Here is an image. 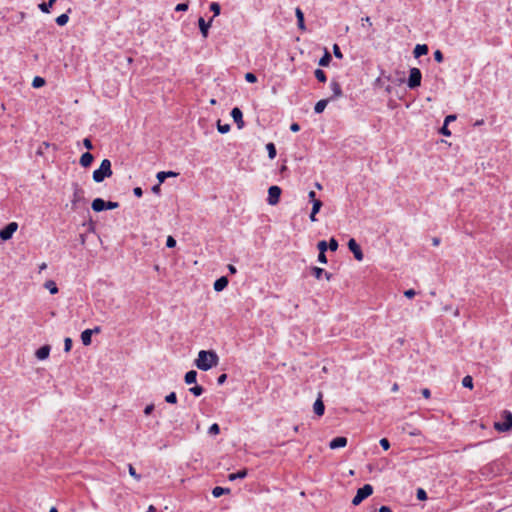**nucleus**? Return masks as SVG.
<instances>
[{"label": "nucleus", "mask_w": 512, "mask_h": 512, "mask_svg": "<svg viewBox=\"0 0 512 512\" xmlns=\"http://www.w3.org/2000/svg\"><path fill=\"white\" fill-rule=\"evenodd\" d=\"M218 362L219 357L215 351L201 350L199 351L198 357L195 360V366L202 371H208L212 367L217 366Z\"/></svg>", "instance_id": "nucleus-1"}, {"label": "nucleus", "mask_w": 512, "mask_h": 512, "mask_svg": "<svg viewBox=\"0 0 512 512\" xmlns=\"http://www.w3.org/2000/svg\"><path fill=\"white\" fill-rule=\"evenodd\" d=\"M288 168L284 164H279V162H275V167L273 165H269L266 168L265 176L268 179L278 181L287 177Z\"/></svg>", "instance_id": "nucleus-2"}, {"label": "nucleus", "mask_w": 512, "mask_h": 512, "mask_svg": "<svg viewBox=\"0 0 512 512\" xmlns=\"http://www.w3.org/2000/svg\"><path fill=\"white\" fill-rule=\"evenodd\" d=\"M111 175V162H101L100 167L93 172V180L97 183H100L106 177H110Z\"/></svg>", "instance_id": "nucleus-3"}, {"label": "nucleus", "mask_w": 512, "mask_h": 512, "mask_svg": "<svg viewBox=\"0 0 512 512\" xmlns=\"http://www.w3.org/2000/svg\"><path fill=\"white\" fill-rule=\"evenodd\" d=\"M504 422H495L494 428L499 432H506L512 428V413L508 410H504L502 413Z\"/></svg>", "instance_id": "nucleus-4"}, {"label": "nucleus", "mask_w": 512, "mask_h": 512, "mask_svg": "<svg viewBox=\"0 0 512 512\" xmlns=\"http://www.w3.org/2000/svg\"><path fill=\"white\" fill-rule=\"evenodd\" d=\"M372 493L373 487L370 484H365L363 487L357 490L356 495L352 499V504L355 506L359 505L364 499L369 497Z\"/></svg>", "instance_id": "nucleus-5"}, {"label": "nucleus", "mask_w": 512, "mask_h": 512, "mask_svg": "<svg viewBox=\"0 0 512 512\" xmlns=\"http://www.w3.org/2000/svg\"><path fill=\"white\" fill-rule=\"evenodd\" d=\"M422 73L418 68H411L409 71V77L407 85L410 89H415L421 85Z\"/></svg>", "instance_id": "nucleus-6"}, {"label": "nucleus", "mask_w": 512, "mask_h": 512, "mask_svg": "<svg viewBox=\"0 0 512 512\" xmlns=\"http://www.w3.org/2000/svg\"><path fill=\"white\" fill-rule=\"evenodd\" d=\"M281 192L282 190L279 186H270L268 189L267 203L272 206L278 204L280 201Z\"/></svg>", "instance_id": "nucleus-7"}, {"label": "nucleus", "mask_w": 512, "mask_h": 512, "mask_svg": "<svg viewBox=\"0 0 512 512\" xmlns=\"http://www.w3.org/2000/svg\"><path fill=\"white\" fill-rule=\"evenodd\" d=\"M18 224L16 222H10L5 228L0 230V238L3 241H7L12 238L13 234L17 231Z\"/></svg>", "instance_id": "nucleus-8"}, {"label": "nucleus", "mask_w": 512, "mask_h": 512, "mask_svg": "<svg viewBox=\"0 0 512 512\" xmlns=\"http://www.w3.org/2000/svg\"><path fill=\"white\" fill-rule=\"evenodd\" d=\"M348 248L349 250L354 254V257L358 260V261H361L363 260V252L360 248V246L358 245V243L356 242L355 239L351 238L348 242Z\"/></svg>", "instance_id": "nucleus-9"}, {"label": "nucleus", "mask_w": 512, "mask_h": 512, "mask_svg": "<svg viewBox=\"0 0 512 512\" xmlns=\"http://www.w3.org/2000/svg\"><path fill=\"white\" fill-rule=\"evenodd\" d=\"M100 327H95L94 329H86L81 333V341L83 345L88 346L91 344V337L93 333H99Z\"/></svg>", "instance_id": "nucleus-10"}, {"label": "nucleus", "mask_w": 512, "mask_h": 512, "mask_svg": "<svg viewBox=\"0 0 512 512\" xmlns=\"http://www.w3.org/2000/svg\"><path fill=\"white\" fill-rule=\"evenodd\" d=\"M212 21H213V18H211L208 22H206L203 17H200L198 19V26H199V29H200V32H201L203 38L208 37L209 29L212 25Z\"/></svg>", "instance_id": "nucleus-11"}, {"label": "nucleus", "mask_w": 512, "mask_h": 512, "mask_svg": "<svg viewBox=\"0 0 512 512\" xmlns=\"http://www.w3.org/2000/svg\"><path fill=\"white\" fill-rule=\"evenodd\" d=\"M231 116L239 129L244 127L243 113L240 108L234 107L231 111Z\"/></svg>", "instance_id": "nucleus-12"}, {"label": "nucleus", "mask_w": 512, "mask_h": 512, "mask_svg": "<svg viewBox=\"0 0 512 512\" xmlns=\"http://www.w3.org/2000/svg\"><path fill=\"white\" fill-rule=\"evenodd\" d=\"M347 445V438L346 437H336L332 439L329 443L330 449H337L342 448Z\"/></svg>", "instance_id": "nucleus-13"}, {"label": "nucleus", "mask_w": 512, "mask_h": 512, "mask_svg": "<svg viewBox=\"0 0 512 512\" xmlns=\"http://www.w3.org/2000/svg\"><path fill=\"white\" fill-rule=\"evenodd\" d=\"M313 409H314V413L316 415H318V416H322L324 414L325 406H324V403L322 401V394L321 393L319 394V397L315 401Z\"/></svg>", "instance_id": "nucleus-14"}, {"label": "nucleus", "mask_w": 512, "mask_h": 512, "mask_svg": "<svg viewBox=\"0 0 512 512\" xmlns=\"http://www.w3.org/2000/svg\"><path fill=\"white\" fill-rule=\"evenodd\" d=\"M84 201V191L75 185V190L73 193L72 205L76 206L77 203Z\"/></svg>", "instance_id": "nucleus-15"}, {"label": "nucleus", "mask_w": 512, "mask_h": 512, "mask_svg": "<svg viewBox=\"0 0 512 512\" xmlns=\"http://www.w3.org/2000/svg\"><path fill=\"white\" fill-rule=\"evenodd\" d=\"M330 87L333 91V95L331 96L330 99H336V98L342 96V88L338 81H336V80L331 81Z\"/></svg>", "instance_id": "nucleus-16"}, {"label": "nucleus", "mask_w": 512, "mask_h": 512, "mask_svg": "<svg viewBox=\"0 0 512 512\" xmlns=\"http://www.w3.org/2000/svg\"><path fill=\"white\" fill-rule=\"evenodd\" d=\"M227 285H228L227 277L222 276L214 282V290L217 292H220V291L224 290L227 287Z\"/></svg>", "instance_id": "nucleus-17"}, {"label": "nucleus", "mask_w": 512, "mask_h": 512, "mask_svg": "<svg viewBox=\"0 0 512 512\" xmlns=\"http://www.w3.org/2000/svg\"><path fill=\"white\" fill-rule=\"evenodd\" d=\"M49 353H50V346L44 345L36 351V357L39 360H45L46 358H48Z\"/></svg>", "instance_id": "nucleus-18"}, {"label": "nucleus", "mask_w": 512, "mask_h": 512, "mask_svg": "<svg viewBox=\"0 0 512 512\" xmlns=\"http://www.w3.org/2000/svg\"><path fill=\"white\" fill-rule=\"evenodd\" d=\"M414 56L415 58H419L428 53V46L426 44H417L414 48Z\"/></svg>", "instance_id": "nucleus-19"}, {"label": "nucleus", "mask_w": 512, "mask_h": 512, "mask_svg": "<svg viewBox=\"0 0 512 512\" xmlns=\"http://www.w3.org/2000/svg\"><path fill=\"white\" fill-rule=\"evenodd\" d=\"M106 201H104L102 198H96L92 202V209L95 212H101L105 210Z\"/></svg>", "instance_id": "nucleus-20"}, {"label": "nucleus", "mask_w": 512, "mask_h": 512, "mask_svg": "<svg viewBox=\"0 0 512 512\" xmlns=\"http://www.w3.org/2000/svg\"><path fill=\"white\" fill-rule=\"evenodd\" d=\"M178 176V173L174 171H161L157 173V179L160 183H163L166 178L168 177H176Z\"/></svg>", "instance_id": "nucleus-21"}, {"label": "nucleus", "mask_w": 512, "mask_h": 512, "mask_svg": "<svg viewBox=\"0 0 512 512\" xmlns=\"http://www.w3.org/2000/svg\"><path fill=\"white\" fill-rule=\"evenodd\" d=\"M197 372L195 370H190L185 374L184 380L186 384H193L196 382Z\"/></svg>", "instance_id": "nucleus-22"}, {"label": "nucleus", "mask_w": 512, "mask_h": 512, "mask_svg": "<svg viewBox=\"0 0 512 512\" xmlns=\"http://www.w3.org/2000/svg\"><path fill=\"white\" fill-rule=\"evenodd\" d=\"M330 99H322L320 101H318L316 104H315V107H314V111L315 113L317 114H320L324 111V109L326 108L328 102H329Z\"/></svg>", "instance_id": "nucleus-23"}, {"label": "nucleus", "mask_w": 512, "mask_h": 512, "mask_svg": "<svg viewBox=\"0 0 512 512\" xmlns=\"http://www.w3.org/2000/svg\"><path fill=\"white\" fill-rule=\"evenodd\" d=\"M296 18H297V25L299 29L305 30V24H304V13L300 8L296 9Z\"/></svg>", "instance_id": "nucleus-24"}, {"label": "nucleus", "mask_w": 512, "mask_h": 512, "mask_svg": "<svg viewBox=\"0 0 512 512\" xmlns=\"http://www.w3.org/2000/svg\"><path fill=\"white\" fill-rule=\"evenodd\" d=\"M332 60L331 54L326 50L324 55L319 60V65L326 67L330 64Z\"/></svg>", "instance_id": "nucleus-25"}, {"label": "nucleus", "mask_w": 512, "mask_h": 512, "mask_svg": "<svg viewBox=\"0 0 512 512\" xmlns=\"http://www.w3.org/2000/svg\"><path fill=\"white\" fill-rule=\"evenodd\" d=\"M247 475V470L246 469H243V470H240L238 471L237 473H232L228 476V479L230 481H234L236 479H243L245 478Z\"/></svg>", "instance_id": "nucleus-26"}, {"label": "nucleus", "mask_w": 512, "mask_h": 512, "mask_svg": "<svg viewBox=\"0 0 512 512\" xmlns=\"http://www.w3.org/2000/svg\"><path fill=\"white\" fill-rule=\"evenodd\" d=\"M229 492H230V489L217 486V487L213 488L212 495L214 497L218 498V497L222 496L223 494L229 493Z\"/></svg>", "instance_id": "nucleus-27"}, {"label": "nucleus", "mask_w": 512, "mask_h": 512, "mask_svg": "<svg viewBox=\"0 0 512 512\" xmlns=\"http://www.w3.org/2000/svg\"><path fill=\"white\" fill-rule=\"evenodd\" d=\"M44 287L49 290L51 294H56L58 292L57 285L54 281L48 280L45 282Z\"/></svg>", "instance_id": "nucleus-28"}, {"label": "nucleus", "mask_w": 512, "mask_h": 512, "mask_svg": "<svg viewBox=\"0 0 512 512\" xmlns=\"http://www.w3.org/2000/svg\"><path fill=\"white\" fill-rule=\"evenodd\" d=\"M56 23L59 25V26H64L67 24V22L69 21V16L67 13H64V14H61L60 16H58L56 18Z\"/></svg>", "instance_id": "nucleus-29"}, {"label": "nucleus", "mask_w": 512, "mask_h": 512, "mask_svg": "<svg viewBox=\"0 0 512 512\" xmlns=\"http://www.w3.org/2000/svg\"><path fill=\"white\" fill-rule=\"evenodd\" d=\"M314 74H315L316 79H317L319 82L324 83V82H326V81H327L326 74H325V72H324L323 70H321V69H316V70H315V72H314Z\"/></svg>", "instance_id": "nucleus-30"}, {"label": "nucleus", "mask_w": 512, "mask_h": 512, "mask_svg": "<svg viewBox=\"0 0 512 512\" xmlns=\"http://www.w3.org/2000/svg\"><path fill=\"white\" fill-rule=\"evenodd\" d=\"M210 10L213 12V17L212 18H214V17H216V16H218L220 14L221 6H220V4L218 2H212L210 4Z\"/></svg>", "instance_id": "nucleus-31"}, {"label": "nucleus", "mask_w": 512, "mask_h": 512, "mask_svg": "<svg viewBox=\"0 0 512 512\" xmlns=\"http://www.w3.org/2000/svg\"><path fill=\"white\" fill-rule=\"evenodd\" d=\"M266 149L268 151V157L270 159L275 158V156H276V147H275V145L273 143H268L266 145Z\"/></svg>", "instance_id": "nucleus-32"}, {"label": "nucleus", "mask_w": 512, "mask_h": 512, "mask_svg": "<svg viewBox=\"0 0 512 512\" xmlns=\"http://www.w3.org/2000/svg\"><path fill=\"white\" fill-rule=\"evenodd\" d=\"M189 391H190L194 396L198 397V396L202 395V393L204 392V389H203V387H202V386H200V385H195V386L191 387V388L189 389Z\"/></svg>", "instance_id": "nucleus-33"}, {"label": "nucleus", "mask_w": 512, "mask_h": 512, "mask_svg": "<svg viewBox=\"0 0 512 512\" xmlns=\"http://www.w3.org/2000/svg\"><path fill=\"white\" fill-rule=\"evenodd\" d=\"M217 129L221 134H225L229 132L230 125L229 124H222L220 120L217 122Z\"/></svg>", "instance_id": "nucleus-34"}, {"label": "nucleus", "mask_w": 512, "mask_h": 512, "mask_svg": "<svg viewBox=\"0 0 512 512\" xmlns=\"http://www.w3.org/2000/svg\"><path fill=\"white\" fill-rule=\"evenodd\" d=\"M462 385L466 388L472 389L473 388V379L471 376L467 375L462 380Z\"/></svg>", "instance_id": "nucleus-35"}, {"label": "nucleus", "mask_w": 512, "mask_h": 512, "mask_svg": "<svg viewBox=\"0 0 512 512\" xmlns=\"http://www.w3.org/2000/svg\"><path fill=\"white\" fill-rule=\"evenodd\" d=\"M53 5H50V2L48 1L47 3L46 2H42L38 5V8L43 12V13H50V9L52 8Z\"/></svg>", "instance_id": "nucleus-36"}, {"label": "nucleus", "mask_w": 512, "mask_h": 512, "mask_svg": "<svg viewBox=\"0 0 512 512\" xmlns=\"http://www.w3.org/2000/svg\"><path fill=\"white\" fill-rule=\"evenodd\" d=\"M220 433V427L217 423L212 424L208 429V434L210 435H218Z\"/></svg>", "instance_id": "nucleus-37"}, {"label": "nucleus", "mask_w": 512, "mask_h": 512, "mask_svg": "<svg viewBox=\"0 0 512 512\" xmlns=\"http://www.w3.org/2000/svg\"><path fill=\"white\" fill-rule=\"evenodd\" d=\"M45 84V80L42 77H35L33 79L32 85L34 88H40Z\"/></svg>", "instance_id": "nucleus-38"}, {"label": "nucleus", "mask_w": 512, "mask_h": 512, "mask_svg": "<svg viewBox=\"0 0 512 512\" xmlns=\"http://www.w3.org/2000/svg\"><path fill=\"white\" fill-rule=\"evenodd\" d=\"M324 269L322 268H319V267H312V274L314 275V277L316 279H320L322 276H323V273H324Z\"/></svg>", "instance_id": "nucleus-39"}, {"label": "nucleus", "mask_w": 512, "mask_h": 512, "mask_svg": "<svg viewBox=\"0 0 512 512\" xmlns=\"http://www.w3.org/2000/svg\"><path fill=\"white\" fill-rule=\"evenodd\" d=\"M188 8H189V2L187 1V2L177 4L175 7V11L184 12V11H187Z\"/></svg>", "instance_id": "nucleus-40"}, {"label": "nucleus", "mask_w": 512, "mask_h": 512, "mask_svg": "<svg viewBox=\"0 0 512 512\" xmlns=\"http://www.w3.org/2000/svg\"><path fill=\"white\" fill-rule=\"evenodd\" d=\"M165 401L170 404H175L177 402V396L175 392H171L165 397Z\"/></svg>", "instance_id": "nucleus-41"}, {"label": "nucleus", "mask_w": 512, "mask_h": 512, "mask_svg": "<svg viewBox=\"0 0 512 512\" xmlns=\"http://www.w3.org/2000/svg\"><path fill=\"white\" fill-rule=\"evenodd\" d=\"M317 248L319 250V253H325L328 249V244L326 241L322 240V241H319L318 244H317Z\"/></svg>", "instance_id": "nucleus-42"}, {"label": "nucleus", "mask_w": 512, "mask_h": 512, "mask_svg": "<svg viewBox=\"0 0 512 512\" xmlns=\"http://www.w3.org/2000/svg\"><path fill=\"white\" fill-rule=\"evenodd\" d=\"M312 204V212L314 213H318L323 205L321 200H314Z\"/></svg>", "instance_id": "nucleus-43"}, {"label": "nucleus", "mask_w": 512, "mask_h": 512, "mask_svg": "<svg viewBox=\"0 0 512 512\" xmlns=\"http://www.w3.org/2000/svg\"><path fill=\"white\" fill-rule=\"evenodd\" d=\"M72 348V340L69 337H66L64 340V351L66 353L70 352Z\"/></svg>", "instance_id": "nucleus-44"}, {"label": "nucleus", "mask_w": 512, "mask_h": 512, "mask_svg": "<svg viewBox=\"0 0 512 512\" xmlns=\"http://www.w3.org/2000/svg\"><path fill=\"white\" fill-rule=\"evenodd\" d=\"M245 80L249 83H255L257 81V77L254 73L248 72L245 74Z\"/></svg>", "instance_id": "nucleus-45"}, {"label": "nucleus", "mask_w": 512, "mask_h": 512, "mask_svg": "<svg viewBox=\"0 0 512 512\" xmlns=\"http://www.w3.org/2000/svg\"><path fill=\"white\" fill-rule=\"evenodd\" d=\"M328 248L331 250V251H336L337 248H338V242L336 239L334 238H331L330 241H329V244H328Z\"/></svg>", "instance_id": "nucleus-46"}, {"label": "nucleus", "mask_w": 512, "mask_h": 512, "mask_svg": "<svg viewBox=\"0 0 512 512\" xmlns=\"http://www.w3.org/2000/svg\"><path fill=\"white\" fill-rule=\"evenodd\" d=\"M333 53L335 55L336 58L338 59H342L343 58V54L339 48V46L337 44H334L333 46Z\"/></svg>", "instance_id": "nucleus-47"}, {"label": "nucleus", "mask_w": 512, "mask_h": 512, "mask_svg": "<svg viewBox=\"0 0 512 512\" xmlns=\"http://www.w3.org/2000/svg\"><path fill=\"white\" fill-rule=\"evenodd\" d=\"M166 246L168 248H174L176 246V240L172 236H168L166 240Z\"/></svg>", "instance_id": "nucleus-48"}, {"label": "nucleus", "mask_w": 512, "mask_h": 512, "mask_svg": "<svg viewBox=\"0 0 512 512\" xmlns=\"http://www.w3.org/2000/svg\"><path fill=\"white\" fill-rule=\"evenodd\" d=\"M434 59L435 61H437L438 63L442 62L444 57H443V54L440 50H436L434 52Z\"/></svg>", "instance_id": "nucleus-49"}, {"label": "nucleus", "mask_w": 512, "mask_h": 512, "mask_svg": "<svg viewBox=\"0 0 512 512\" xmlns=\"http://www.w3.org/2000/svg\"><path fill=\"white\" fill-rule=\"evenodd\" d=\"M118 206H119L118 202L107 201L106 205H105V209L112 210V209H116Z\"/></svg>", "instance_id": "nucleus-50"}, {"label": "nucleus", "mask_w": 512, "mask_h": 512, "mask_svg": "<svg viewBox=\"0 0 512 512\" xmlns=\"http://www.w3.org/2000/svg\"><path fill=\"white\" fill-rule=\"evenodd\" d=\"M417 498H418L419 500H425V499H427V494H426V492H425L423 489L419 488V489L417 490Z\"/></svg>", "instance_id": "nucleus-51"}, {"label": "nucleus", "mask_w": 512, "mask_h": 512, "mask_svg": "<svg viewBox=\"0 0 512 512\" xmlns=\"http://www.w3.org/2000/svg\"><path fill=\"white\" fill-rule=\"evenodd\" d=\"M79 160H94V156L89 151H87L80 156Z\"/></svg>", "instance_id": "nucleus-52"}, {"label": "nucleus", "mask_w": 512, "mask_h": 512, "mask_svg": "<svg viewBox=\"0 0 512 512\" xmlns=\"http://www.w3.org/2000/svg\"><path fill=\"white\" fill-rule=\"evenodd\" d=\"M380 445L384 450H388L390 448V443L386 438H382L380 440Z\"/></svg>", "instance_id": "nucleus-53"}, {"label": "nucleus", "mask_w": 512, "mask_h": 512, "mask_svg": "<svg viewBox=\"0 0 512 512\" xmlns=\"http://www.w3.org/2000/svg\"><path fill=\"white\" fill-rule=\"evenodd\" d=\"M129 473L135 479H137V480L140 479V476L136 473L135 468L132 465H129Z\"/></svg>", "instance_id": "nucleus-54"}, {"label": "nucleus", "mask_w": 512, "mask_h": 512, "mask_svg": "<svg viewBox=\"0 0 512 512\" xmlns=\"http://www.w3.org/2000/svg\"><path fill=\"white\" fill-rule=\"evenodd\" d=\"M404 295L407 297V298H413L415 295H416V292L414 289H408L404 292Z\"/></svg>", "instance_id": "nucleus-55"}, {"label": "nucleus", "mask_w": 512, "mask_h": 512, "mask_svg": "<svg viewBox=\"0 0 512 512\" xmlns=\"http://www.w3.org/2000/svg\"><path fill=\"white\" fill-rule=\"evenodd\" d=\"M318 261L322 264H326L327 263V257L325 255V253H319L318 255Z\"/></svg>", "instance_id": "nucleus-56"}, {"label": "nucleus", "mask_w": 512, "mask_h": 512, "mask_svg": "<svg viewBox=\"0 0 512 512\" xmlns=\"http://www.w3.org/2000/svg\"><path fill=\"white\" fill-rule=\"evenodd\" d=\"M227 379V375L226 374H221L218 378H217V383L218 385H222L225 383Z\"/></svg>", "instance_id": "nucleus-57"}, {"label": "nucleus", "mask_w": 512, "mask_h": 512, "mask_svg": "<svg viewBox=\"0 0 512 512\" xmlns=\"http://www.w3.org/2000/svg\"><path fill=\"white\" fill-rule=\"evenodd\" d=\"M153 410H154V405L153 404L147 405L145 407V409H144V414L145 415H150Z\"/></svg>", "instance_id": "nucleus-58"}, {"label": "nucleus", "mask_w": 512, "mask_h": 512, "mask_svg": "<svg viewBox=\"0 0 512 512\" xmlns=\"http://www.w3.org/2000/svg\"><path fill=\"white\" fill-rule=\"evenodd\" d=\"M421 393H422L423 397H425L426 399H429L431 396V392L428 388L422 389Z\"/></svg>", "instance_id": "nucleus-59"}, {"label": "nucleus", "mask_w": 512, "mask_h": 512, "mask_svg": "<svg viewBox=\"0 0 512 512\" xmlns=\"http://www.w3.org/2000/svg\"><path fill=\"white\" fill-rule=\"evenodd\" d=\"M441 134L445 136H450L451 132L448 130L447 125L444 124V126L440 129Z\"/></svg>", "instance_id": "nucleus-60"}, {"label": "nucleus", "mask_w": 512, "mask_h": 512, "mask_svg": "<svg viewBox=\"0 0 512 512\" xmlns=\"http://www.w3.org/2000/svg\"><path fill=\"white\" fill-rule=\"evenodd\" d=\"M455 120H456V115H448V116H446L444 123H445V125H448L449 122L455 121Z\"/></svg>", "instance_id": "nucleus-61"}, {"label": "nucleus", "mask_w": 512, "mask_h": 512, "mask_svg": "<svg viewBox=\"0 0 512 512\" xmlns=\"http://www.w3.org/2000/svg\"><path fill=\"white\" fill-rule=\"evenodd\" d=\"M133 192H134V195L137 196V197H141L142 194H143V191L140 187H135L133 189Z\"/></svg>", "instance_id": "nucleus-62"}, {"label": "nucleus", "mask_w": 512, "mask_h": 512, "mask_svg": "<svg viewBox=\"0 0 512 512\" xmlns=\"http://www.w3.org/2000/svg\"><path fill=\"white\" fill-rule=\"evenodd\" d=\"M290 129L293 132H298L300 130V125L298 123H292Z\"/></svg>", "instance_id": "nucleus-63"}, {"label": "nucleus", "mask_w": 512, "mask_h": 512, "mask_svg": "<svg viewBox=\"0 0 512 512\" xmlns=\"http://www.w3.org/2000/svg\"><path fill=\"white\" fill-rule=\"evenodd\" d=\"M378 512H392V510L387 506H382V507H380Z\"/></svg>", "instance_id": "nucleus-64"}]
</instances>
